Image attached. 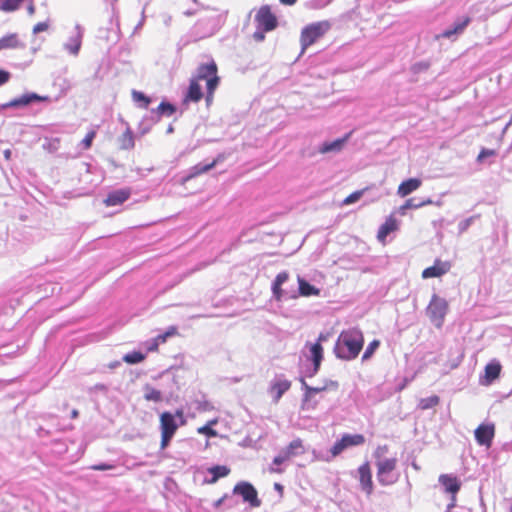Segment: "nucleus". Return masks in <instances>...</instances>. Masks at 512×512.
<instances>
[{"mask_svg": "<svg viewBox=\"0 0 512 512\" xmlns=\"http://www.w3.org/2000/svg\"><path fill=\"white\" fill-rule=\"evenodd\" d=\"M364 336L360 329L350 328L338 336L334 353L338 359L350 361L355 359L363 348Z\"/></svg>", "mask_w": 512, "mask_h": 512, "instance_id": "obj_1", "label": "nucleus"}, {"mask_svg": "<svg viewBox=\"0 0 512 512\" xmlns=\"http://www.w3.org/2000/svg\"><path fill=\"white\" fill-rule=\"evenodd\" d=\"M332 25L330 21L323 20L318 22H313L309 25H306L300 35V43L302 53L311 45L316 43L320 38H322L330 29Z\"/></svg>", "mask_w": 512, "mask_h": 512, "instance_id": "obj_2", "label": "nucleus"}, {"mask_svg": "<svg viewBox=\"0 0 512 512\" xmlns=\"http://www.w3.org/2000/svg\"><path fill=\"white\" fill-rule=\"evenodd\" d=\"M448 311L449 304L447 300L434 293L426 308V315L436 328H442Z\"/></svg>", "mask_w": 512, "mask_h": 512, "instance_id": "obj_3", "label": "nucleus"}, {"mask_svg": "<svg viewBox=\"0 0 512 512\" xmlns=\"http://www.w3.org/2000/svg\"><path fill=\"white\" fill-rule=\"evenodd\" d=\"M192 79L196 81H206L207 90L215 91L219 84V77L217 75V65L212 60L207 64H201L197 68L196 75Z\"/></svg>", "mask_w": 512, "mask_h": 512, "instance_id": "obj_4", "label": "nucleus"}, {"mask_svg": "<svg viewBox=\"0 0 512 512\" xmlns=\"http://www.w3.org/2000/svg\"><path fill=\"white\" fill-rule=\"evenodd\" d=\"M396 465V458H385L383 460L376 461L377 480L381 485H392L398 480L397 475L394 473Z\"/></svg>", "mask_w": 512, "mask_h": 512, "instance_id": "obj_5", "label": "nucleus"}, {"mask_svg": "<svg viewBox=\"0 0 512 512\" xmlns=\"http://www.w3.org/2000/svg\"><path fill=\"white\" fill-rule=\"evenodd\" d=\"M176 112V107L166 101H162L156 109L150 111L149 117H144L141 123L142 133H147L151 125L160 121L162 116L170 117Z\"/></svg>", "mask_w": 512, "mask_h": 512, "instance_id": "obj_6", "label": "nucleus"}, {"mask_svg": "<svg viewBox=\"0 0 512 512\" xmlns=\"http://www.w3.org/2000/svg\"><path fill=\"white\" fill-rule=\"evenodd\" d=\"M217 19L215 17H204L197 21L191 29V37L200 40L212 36L217 31Z\"/></svg>", "mask_w": 512, "mask_h": 512, "instance_id": "obj_7", "label": "nucleus"}, {"mask_svg": "<svg viewBox=\"0 0 512 512\" xmlns=\"http://www.w3.org/2000/svg\"><path fill=\"white\" fill-rule=\"evenodd\" d=\"M364 442L365 437L362 434H344L333 444L330 453L333 457H336L347 448L362 445Z\"/></svg>", "mask_w": 512, "mask_h": 512, "instance_id": "obj_8", "label": "nucleus"}, {"mask_svg": "<svg viewBox=\"0 0 512 512\" xmlns=\"http://www.w3.org/2000/svg\"><path fill=\"white\" fill-rule=\"evenodd\" d=\"M233 494L240 495L243 501L249 503L251 507H259L261 505L257 490L249 482H238L233 488Z\"/></svg>", "mask_w": 512, "mask_h": 512, "instance_id": "obj_9", "label": "nucleus"}, {"mask_svg": "<svg viewBox=\"0 0 512 512\" xmlns=\"http://www.w3.org/2000/svg\"><path fill=\"white\" fill-rule=\"evenodd\" d=\"M472 19L469 15H461L455 18L453 24L445 29L442 33L436 36L437 39L445 38L449 40H456L459 35L463 34L465 29L471 23Z\"/></svg>", "mask_w": 512, "mask_h": 512, "instance_id": "obj_10", "label": "nucleus"}, {"mask_svg": "<svg viewBox=\"0 0 512 512\" xmlns=\"http://www.w3.org/2000/svg\"><path fill=\"white\" fill-rule=\"evenodd\" d=\"M257 28L264 31H272L277 28V17L272 13L270 6L263 5L255 16Z\"/></svg>", "mask_w": 512, "mask_h": 512, "instance_id": "obj_11", "label": "nucleus"}, {"mask_svg": "<svg viewBox=\"0 0 512 512\" xmlns=\"http://www.w3.org/2000/svg\"><path fill=\"white\" fill-rule=\"evenodd\" d=\"M289 279V274L286 271H282L277 274L272 283L273 297L277 301L296 299L297 294L295 290L287 291L281 288V286Z\"/></svg>", "mask_w": 512, "mask_h": 512, "instance_id": "obj_12", "label": "nucleus"}, {"mask_svg": "<svg viewBox=\"0 0 512 512\" xmlns=\"http://www.w3.org/2000/svg\"><path fill=\"white\" fill-rule=\"evenodd\" d=\"M299 381L301 383V390L303 391L300 405L301 410L307 412L315 410L319 403V398L316 397L318 395L316 394L317 390H314L313 386L308 385L304 377H300Z\"/></svg>", "mask_w": 512, "mask_h": 512, "instance_id": "obj_13", "label": "nucleus"}, {"mask_svg": "<svg viewBox=\"0 0 512 512\" xmlns=\"http://www.w3.org/2000/svg\"><path fill=\"white\" fill-rule=\"evenodd\" d=\"M84 35V29L80 24H76L74 27V31L67 39V41L63 44V49L70 55L77 57L79 55L82 40Z\"/></svg>", "mask_w": 512, "mask_h": 512, "instance_id": "obj_14", "label": "nucleus"}, {"mask_svg": "<svg viewBox=\"0 0 512 512\" xmlns=\"http://www.w3.org/2000/svg\"><path fill=\"white\" fill-rule=\"evenodd\" d=\"M47 97H43L34 92L25 93L19 97L12 99L11 101L2 105L3 109L7 108H20L29 106L35 102H41L47 100Z\"/></svg>", "mask_w": 512, "mask_h": 512, "instance_id": "obj_15", "label": "nucleus"}, {"mask_svg": "<svg viewBox=\"0 0 512 512\" xmlns=\"http://www.w3.org/2000/svg\"><path fill=\"white\" fill-rule=\"evenodd\" d=\"M290 387L291 381H289L283 374L276 375L270 384V393L274 402H278L283 394L290 389Z\"/></svg>", "mask_w": 512, "mask_h": 512, "instance_id": "obj_16", "label": "nucleus"}, {"mask_svg": "<svg viewBox=\"0 0 512 512\" xmlns=\"http://www.w3.org/2000/svg\"><path fill=\"white\" fill-rule=\"evenodd\" d=\"M494 433H495L494 425L481 424L475 430V439L479 445L489 448L492 444Z\"/></svg>", "mask_w": 512, "mask_h": 512, "instance_id": "obj_17", "label": "nucleus"}, {"mask_svg": "<svg viewBox=\"0 0 512 512\" xmlns=\"http://www.w3.org/2000/svg\"><path fill=\"white\" fill-rule=\"evenodd\" d=\"M451 268V265L447 261L436 260L434 265L426 268L422 272V277L424 279L440 277L446 274Z\"/></svg>", "mask_w": 512, "mask_h": 512, "instance_id": "obj_18", "label": "nucleus"}, {"mask_svg": "<svg viewBox=\"0 0 512 512\" xmlns=\"http://www.w3.org/2000/svg\"><path fill=\"white\" fill-rule=\"evenodd\" d=\"M349 137H350V133L346 134L342 138H338L333 141H326L319 146L318 151L322 154L338 153L343 149V147H344L345 143L348 141Z\"/></svg>", "mask_w": 512, "mask_h": 512, "instance_id": "obj_19", "label": "nucleus"}, {"mask_svg": "<svg viewBox=\"0 0 512 512\" xmlns=\"http://www.w3.org/2000/svg\"><path fill=\"white\" fill-rule=\"evenodd\" d=\"M502 366L498 360H492L485 366V375L484 379L481 380V384L490 385L492 384L500 375Z\"/></svg>", "mask_w": 512, "mask_h": 512, "instance_id": "obj_20", "label": "nucleus"}, {"mask_svg": "<svg viewBox=\"0 0 512 512\" xmlns=\"http://www.w3.org/2000/svg\"><path fill=\"white\" fill-rule=\"evenodd\" d=\"M131 195V191L128 188L125 189H118L115 191L110 192L106 199L104 200V203L106 206H117L123 204L126 200L129 199Z\"/></svg>", "mask_w": 512, "mask_h": 512, "instance_id": "obj_21", "label": "nucleus"}, {"mask_svg": "<svg viewBox=\"0 0 512 512\" xmlns=\"http://www.w3.org/2000/svg\"><path fill=\"white\" fill-rule=\"evenodd\" d=\"M359 480L362 489L369 495L372 492V475L369 464L366 462L358 468Z\"/></svg>", "mask_w": 512, "mask_h": 512, "instance_id": "obj_22", "label": "nucleus"}, {"mask_svg": "<svg viewBox=\"0 0 512 512\" xmlns=\"http://www.w3.org/2000/svg\"><path fill=\"white\" fill-rule=\"evenodd\" d=\"M160 428L161 432L174 435L178 424L175 416L171 412H163L160 416Z\"/></svg>", "mask_w": 512, "mask_h": 512, "instance_id": "obj_23", "label": "nucleus"}, {"mask_svg": "<svg viewBox=\"0 0 512 512\" xmlns=\"http://www.w3.org/2000/svg\"><path fill=\"white\" fill-rule=\"evenodd\" d=\"M280 452L287 460H289L293 457L303 455L305 453V448L303 446L302 440L297 438L291 441L289 445Z\"/></svg>", "mask_w": 512, "mask_h": 512, "instance_id": "obj_24", "label": "nucleus"}, {"mask_svg": "<svg viewBox=\"0 0 512 512\" xmlns=\"http://www.w3.org/2000/svg\"><path fill=\"white\" fill-rule=\"evenodd\" d=\"M297 281H298V290L296 291L297 298L299 296L309 297V296H319L320 295V289L315 287L314 285H311L309 282H307L301 276L298 275Z\"/></svg>", "mask_w": 512, "mask_h": 512, "instance_id": "obj_25", "label": "nucleus"}, {"mask_svg": "<svg viewBox=\"0 0 512 512\" xmlns=\"http://www.w3.org/2000/svg\"><path fill=\"white\" fill-rule=\"evenodd\" d=\"M439 483L445 488L446 492L452 495H455L460 490L461 486L457 477L448 474L440 475Z\"/></svg>", "mask_w": 512, "mask_h": 512, "instance_id": "obj_26", "label": "nucleus"}, {"mask_svg": "<svg viewBox=\"0 0 512 512\" xmlns=\"http://www.w3.org/2000/svg\"><path fill=\"white\" fill-rule=\"evenodd\" d=\"M217 161L214 160L211 163H198L191 168H189L187 175L183 178L184 182L189 181L203 173H206L210 171L212 168L215 167Z\"/></svg>", "mask_w": 512, "mask_h": 512, "instance_id": "obj_27", "label": "nucleus"}, {"mask_svg": "<svg viewBox=\"0 0 512 512\" xmlns=\"http://www.w3.org/2000/svg\"><path fill=\"white\" fill-rule=\"evenodd\" d=\"M421 186V180L418 178H409L403 181L398 187V195L401 197H405L415 190H417Z\"/></svg>", "mask_w": 512, "mask_h": 512, "instance_id": "obj_28", "label": "nucleus"}, {"mask_svg": "<svg viewBox=\"0 0 512 512\" xmlns=\"http://www.w3.org/2000/svg\"><path fill=\"white\" fill-rule=\"evenodd\" d=\"M25 45L20 42L16 33H11L0 38V50L24 48Z\"/></svg>", "mask_w": 512, "mask_h": 512, "instance_id": "obj_29", "label": "nucleus"}, {"mask_svg": "<svg viewBox=\"0 0 512 512\" xmlns=\"http://www.w3.org/2000/svg\"><path fill=\"white\" fill-rule=\"evenodd\" d=\"M203 93L199 82L191 79L187 93L185 95V101L198 102L202 99Z\"/></svg>", "mask_w": 512, "mask_h": 512, "instance_id": "obj_30", "label": "nucleus"}, {"mask_svg": "<svg viewBox=\"0 0 512 512\" xmlns=\"http://www.w3.org/2000/svg\"><path fill=\"white\" fill-rule=\"evenodd\" d=\"M397 228L395 219H387L379 228L377 238L380 242H384L386 237Z\"/></svg>", "mask_w": 512, "mask_h": 512, "instance_id": "obj_31", "label": "nucleus"}, {"mask_svg": "<svg viewBox=\"0 0 512 512\" xmlns=\"http://www.w3.org/2000/svg\"><path fill=\"white\" fill-rule=\"evenodd\" d=\"M208 473L212 476L208 483L213 484L220 478L226 477L230 473V469L225 465H215L208 469Z\"/></svg>", "mask_w": 512, "mask_h": 512, "instance_id": "obj_32", "label": "nucleus"}, {"mask_svg": "<svg viewBox=\"0 0 512 512\" xmlns=\"http://www.w3.org/2000/svg\"><path fill=\"white\" fill-rule=\"evenodd\" d=\"M132 99L138 108L147 109L151 103V98L146 96L143 92L132 90Z\"/></svg>", "mask_w": 512, "mask_h": 512, "instance_id": "obj_33", "label": "nucleus"}, {"mask_svg": "<svg viewBox=\"0 0 512 512\" xmlns=\"http://www.w3.org/2000/svg\"><path fill=\"white\" fill-rule=\"evenodd\" d=\"M310 357L312 363L321 364L323 360V347L319 342L310 344L309 346Z\"/></svg>", "mask_w": 512, "mask_h": 512, "instance_id": "obj_34", "label": "nucleus"}, {"mask_svg": "<svg viewBox=\"0 0 512 512\" xmlns=\"http://www.w3.org/2000/svg\"><path fill=\"white\" fill-rule=\"evenodd\" d=\"M144 399L157 403L162 400V393L161 391L147 384L144 386Z\"/></svg>", "mask_w": 512, "mask_h": 512, "instance_id": "obj_35", "label": "nucleus"}, {"mask_svg": "<svg viewBox=\"0 0 512 512\" xmlns=\"http://www.w3.org/2000/svg\"><path fill=\"white\" fill-rule=\"evenodd\" d=\"M286 461H288L284 455L280 452L278 455H276L273 460H272V463L269 467V472L270 473H278V474H281L284 472V469L281 468L280 466L285 463Z\"/></svg>", "mask_w": 512, "mask_h": 512, "instance_id": "obj_36", "label": "nucleus"}, {"mask_svg": "<svg viewBox=\"0 0 512 512\" xmlns=\"http://www.w3.org/2000/svg\"><path fill=\"white\" fill-rule=\"evenodd\" d=\"M121 149H131L134 147V138L131 130L128 128L119 139Z\"/></svg>", "mask_w": 512, "mask_h": 512, "instance_id": "obj_37", "label": "nucleus"}, {"mask_svg": "<svg viewBox=\"0 0 512 512\" xmlns=\"http://www.w3.org/2000/svg\"><path fill=\"white\" fill-rule=\"evenodd\" d=\"M440 399L438 396L433 395L430 397L422 398L419 402V408L422 410H427L438 405Z\"/></svg>", "mask_w": 512, "mask_h": 512, "instance_id": "obj_38", "label": "nucleus"}, {"mask_svg": "<svg viewBox=\"0 0 512 512\" xmlns=\"http://www.w3.org/2000/svg\"><path fill=\"white\" fill-rule=\"evenodd\" d=\"M339 387V384L337 381L331 380V379H325L323 380V384L321 386H313L314 390L316 391V394H320L321 392L327 391V390H337Z\"/></svg>", "mask_w": 512, "mask_h": 512, "instance_id": "obj_39", "label": "nucleus"}, {"mask_svg": "<svg viewBox=\"0 0 512 512\" xmlns=\"http://www.w3.org/2000/svg\"><path fill=\"white\" fill-rule=\"evenodd\" d=\"M145 356L139 351H133L124 355L123 360L128 364H138L144 360Z\"/></svg>", "mask_w": 512, "mask_h": 512, "instance_id": "obj_40", "label": "nucleus"}, {"mask_svg": "<svg viewBox=\"0 0 512 512\" xmlns=\"http://www.w3.org/2000/svg\"><path fill=\"white\" fill-rule=\"evenodd\" d=\"M430 203H431V200H429V199L427 201H417L415 198H410V199L406 200V202L401 207V209L402 210L417 209V208L424 206L425 204H430Z\"/></svg>", "mask_w": 512, "mask_h": 512, "instance_id": "obj_41", "label": "nucleus"}, {"mask_svg": "<svg viewBox=\"0 0 512 512\" xmlns=\"http://www.w3.org/2000/svg\"><path fill=\"white\" fill-rule=\"evenodd\" d=\"M217 423V420H212L208 424L199 427L197 429V432L199 434L206 435L208 437H215L217 435V432L212 428V425H215Z\"/></svg>", "mask_w": 512, "mask_h": 512, "instance_id": "obj_42", "label": "nucleus"}, {"mask_svg": "<svg viewBox=\"0 0 512 512\" xmlns=\"http://www.w3.org/2000/svg\"><path fill=\"white\" fill-rule=\"evenodd\" d=\"M380 341L379 340H373L371 341L368 346L366 347L363 355H362V361L368 360L376 351V349L379 347Z\"/></svg>", "mask_w": 512, "mask_h": 512, "instance_id": "obj_43", "label": "nucleus"}, {"mask_svg": "<svg viewBox=\"0 0 512 512\" xmlns=\"http://www.w3.org/2000/svg\"><path fill=\"white\" fill-rule=\"evenodd\" d=\"M476 219V216L468 217L464 220H462L458 224V233L463 234L465 231L469 229V227L473 224L474 220Z\"/></svg>", "mask_w": 512, "mask_h": 512, "instance_id": "obj_44", "label": "nucleus"}, {"mask_svg": "<svg viewBox=\"0 0 512 512\" xmlns=\"http://www.w3.org/2000/svg\"><path fill=\"white\" fill-rule=\"evenodd\" d=\"M363 193H364V190H359V191H355V192L351 193L349 196H347L344 199L343 204L350 205V204L357 202L361 198Z\"/></svg>", "mask_w": 512, "mask_h": 512, "instance_id": "obj_45", "label": "nucleus"}, {"mask_svg": "<svg viewBox=\"0 0 512 512\" xmlns=\"http://www.w3.org/2000/svg\"><path fill=\"white\" fill-rule=\"evenodd\" d=\"M96 136V132L94 130L89 131L84 139L81 141V145L83 146V149H89L92 145V142Z\"/></svg>", "mask_w": 512, "mask_h": 512, "instance_id": "obj_46", "label": "nucleus"}, {"mask_svg": "<svg viewBox=\"0 0 512 512\" xmlns=\"http://www.w3.org/2000/svg\"><path fill=\"white\" fill-rule=\"evenodd\" d=\"M196 408L199 411H211L214 409L213 405L207 401L206 399L197 400L196 401Z\"/></svg>", "mask_w": 512, "mask_h": 512, "instance_id": "obj_47", "label": "nucleus"}, {"mask_svg": "<svg viewBox=\"0 0 512 512\" xmlns=\"http://www.w3.org/2000/svg\"><path fill=\"white\" fill-rule=\"evenodd\" d=\"M331 0H310L309 7L312 9H322L326 7Z\"/></svg>", "mask_w": 512, "mask_h": 512, "instance_id": "obj_48", "label": "nucleus"}, {"mask_svg": "<svg viewBox=\"0 0 512 512\" xmlns=\"http://www.w3.org/2000/svg\"><path fill=\"white\" fill-rule=\"evenodd\" d=\"M320 366H321V364H317V365H316V363H312V367H311V368H308V369L304 372V375H303L302 377H304V379H305L306 377H309V378L314 377V376L318 373V371H319V369H320Z\"/></svg>", "mask_w": 512, "mask_h": 512, "instance_id": "obj_49", "label": "nucleus"}, {"mask_svg": "<svg viewBox=\"0 0 512 512\" xmlns=\"http://www.w3.org/2000/svg\"><path fill=\"white\" fill-rule=\"evenodd\" d=\"M388 447L386 445L384 446H378L376 450L374 451V457L378 460H383V455L387 453Z\"/></svg>", "mask_w": 512, "mask_h": 512, "instance_id": "obj_50", "label": "nucleus"}, {"mask_svg": "<svg viewBox=\"0 0 512 512\" xmlns=\"http://www.w3.org/2000/svg\"><path fill=\"white\" fill-rule=\"evenodd\" d=\"M113 468H115V466L113 464H107V463H100V464H95V465L91 466V469L95 470V471H105V470H111Z\"/></svg>", "mask_w": 512, "mask_h": 512, "instance_id": "obj_51", "label": "nucleus"}, {"mask_svg": "<svg viewBox=\"0 0 512 512\" xmlns=\"http://www.w3.org/2000/svg\"><path fill=\"white\" fill-rule=\"evenodd\" d=\"M49 28L48 22H39L33 27V34H38L40 32L46 31Z\"/></svg>", "mask_w": 512, "mask_h": 512, "instance_id": "obj_52", "label": "nucleus"}, {"mask_svg": "<svg viewBox=\"0 0 512 512\" xmlns=\"http://www.w3.org/2000/svg\"><path fill=\"white\" fill-rule=\"evenodd\" d=\"M174 435L161 432V449H165Z\"/></svg>", "mask_w": 512, "mask_h": 512, "instance_id": "obj_53", "label": "nucleus"}, {"mask_svg": "<svg viewBox=\"0 0 512 512\" xmlns=\"http://www.w3.org/2000/svg\"><path fill=\"white\" fill-rule=\"evenodd\" d=\"M11 78V73L4 69H0V86L6 84Z\"/></svg>", "mask_w": 512, "mask_h": 512, "instance_id": "obj_54", "label": "nucleus"}, {"mask_svg": "<svg viewBox=\"0 0 512 512\" xmlns=\"http://www.w3.org/2000/svg\"><path fill=\"white\" fill-rule=\"evenodd\" d=\"M495 155V151L491 149H482L477 157L479 162L483 161L484 158Z\"/></svg>", "mask_w": 512, "mask_h": 512, "instance_id": "obj_55", "label": "nucleus"}, {"mask_svg": "<svg viewBox=\"0 0 512 512\" xmlns=\"http://www.w3.org/2000/svg\"><path fill=\"white\" fill-rule=\"evenodd\" d=\"M266 32L267 31H264V30H261V29L257 28V30L253 34L254 40L257 41V42L263 41L265 39V33Z\"/></svg>", "mask_w": 512, "mask_h": 512, "instance_id": "obj_56", "label": "nucleus"}, {"mask_svg": "<svg viewBox=\"0 0 512 512\" xmlns=\"http://www.w3.org/2000/svg\"><path fill=\"white\" fill-rule=\"evenodd\" d=\"M230 496L228 494H224L221 498H219L217 501L214 502L213 506L214 508L218 509L221 507V505L229 499Z\"/></svg>", "mask_w": 512, "mask_h": 512, "instance_id": "obj_57", "label": "nucleus"}, {"mask_svg": "<svg viewBox=\"0 0 512 512\" xmlns=\"http://www.w3.org/2000/svg\"><path fill=\"white\" fill-rule=\"evenodd\" d=\"M174 330H175V328H172V330H171V331H167L165 334L158 335V337H157V339H156V340H157V341H160V342H162V343H163V342H165V341H166V338H167L168 336H170V335H173V334H174Z\"/></svg>", "mask_w": 512, "mask_h": 512, "instance_id": "obj_58", "label": "nucleus"}, {"mask_svg": "<svg viewBox=\"0 0 512 512\" xmlns=\"http://www.w3.org/2000/svg\"><path fill=\"white\" fill-rule=\"evenodd\" d=\"M162 19H163V23L166 27H169L172 23V16L165 13V14H162Z\"/></svg>", "mask_w": 512, "mask_h": 512, "instance_id": "obj_59", "label": "nucleus"}, {"mask_svg": "<svg viewBox=\"0 0 512 512\" xmlns=\"http://www.w3.org/2000/svg\"><path fill=\"white\" fill-rule=\"evenodd\" d=\"M29 3H28V6H27V12L30 16L34 15L35 13V6H34V3H33V0H28Z\"/></svg>", "mask_w": 512, "mask_h": 512, "instance_id": "obj_60", "label": "nucleus"}, {"mask_svg": "<svg viewBox=\"0 0 512 512\" xmlns=\"http://www.w3.org/2000/svg\"><path fill=\"white\" fill-rule=\"evenodd\" d=\"M328 338H329V334L328 333H320L319 336H318L317 342H319L321 344L322 342L327 341Z\"/></svg>", "mask_w": 512, "mask_h": 512, "instance_id": "obj_61", "label": "nucleus"}, {"mask_svg": "<svg viewBox=\"0 0 512 512\" xmlns=\"http://www.w3.org/2000/svg\"><path fill=\"white\" fill-rule=\"evenodd\" d=\"M428 68V65L425 64V63H417L414 65V70L415 71H420V70H424V69H427Z\"/></svg>", "mask_w": 512, "mask_h": 512, "instance_id": "obj_62", "label": "nucleus"}, {"mask_svg": "<svg viewBox=\"0 0 512 512\" xmlns=\"http://www.w3.org/2000/svg\"><path fill=\"white\" fill-rule=\"evenodd\" d=\"M176 417H178L180 420H181V424H184V419H183V411L182 410H177L175 414H173Z\"/></svg>", "mask_w": 512, "mask_h": 512, "instance_id": "obj_63", "label": "nucleus"}, {"mask_svg": "<svg viewBox=\"0 0 512 512\" xmlns=\"http://www.w3.org/2000/svg\"><path fill=\"white\" fill-rule=\"evenodd\" d=\"M213 94H214V91H211V93L207 90V96H206V101L207 103H210L213 99Z\"/></svg>", "mask_w": 512, "mask_h": 512, "instance_id": "obj_64", "label": "nucleus"}]
</instances>
